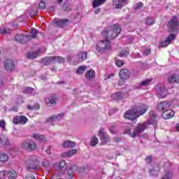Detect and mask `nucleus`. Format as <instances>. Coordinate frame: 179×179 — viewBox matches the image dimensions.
Returning <instances> with one entry per match:
<instances>
[{
    "label": "nucleus",
    "mask_w": 179,
    "mask_h": 179,
    "mask_svg": "<svg viewBox=\"0 0 179 179\" xmlns=\"http://www.w3.org/2000/svg\"><path fill=\"white\" fill-rule=\"evenodd\" d=\"M63 9L66 11V12H69L71 10V5H68V4H64L63 6Z\"/></svg>",
    "instance_id": "53"
},
{
    "label": "nucleus",
    "mask_w": 179,
    "mask_h": 179,
    "mask_svg": "<svg viewBox=\"0 0 179 179\" xmlns=\"http://www.w3.org/2000/svg\"><path fill=\"white\" fill-rule=\"evenodd\" d=\"M170 107H171V103L167 101L161 102L158 104L159 111H162L163 113L169 110Z\"/></svg>",
    "instance_id": "17"
},
{
    "label": "nucleus",
    "mask_w": 179,
    "mask_h": 179,
    "mask_svg": "<svg viewBox=\"0 0 179 179\" xmlns=\"http://www.w3.org/2000/svg\"><path fill=\"white\" fill-rule=\"evenodd\" d=\"M26 179H36V177H34V176L31 175V174H28L27 176Z\"/></svg>",
    "instance_id": "58"
},
{
    "label": "nucleus",
    "mask_w": 179,
    "mask_h": 179,
    "mask_svg": "<svg viewBox=\"0 0 179 179\" xmlns=\"http://www.w3.org/2000/svg\"><path fill=\"white\" fill-rule=\"evenodd\" d=\"M169 31L171 33H178L179 31V22L177 17L173 16L172 19L168 22Z\"/></svg>",
    "instance_id": "4"
},
{
    "label": "nucleus",
    "mask_w": 179,
    "mask_h": 179,
    "mask_svg": "<svg viewBox=\"0 0 179 179\" xmlns=\"http://www.w3.org/2000/svg\"><path fill=\"white\" fill-rule=\"evenodd\" d=\"M96 77V72L93 69L88 70L85 73V78L88 80H92Z\"/></svg>",
    "instance_id": "27"
},
{
    "label": "nucleus",
    "mask_w": 179,
    "mask_h": 179,
    "mask_svg": "<svg viewBox=\"0 0 179 179\" xmlns=\"http://www.w3.org/2000/svg\"><path fill=\"white\" fill-rule=\"evenodd\" d=\"M148 170L149 174L156 177L160 171V166L157 164H154L153 165H150L148 166Z\"/></svg>",
    "instance_id": "11"
},
{
    "label": "nucleus",
    "mask_w": 179,
    "mask_h": 179,
    "mask_svg": "<svg viewBox=\"0 0 179 179\" xmlns=\"http://www.w3.org/2000/svg\"><path fill=\"white\" fill-rule=\"evenodd\" d=\"M128 55H129V50H122L120 53V57H121L122 58H127V57H128Z\"/></svg>",
    "instance_id": "45"
},
{
    "label": "nucleus",
    "mask_w": 179,
    "mask_h": 179,
    "mask_svg": "<svg viewBox=\"0 0 179 179\" xmlns=\"http://www.w3.org/2000/svg\"><path fill=\"white\" fill-rule=\"evenodd\" d=\"M38 159L35 157L34 158H32L31 159V164L30 165L28 166V169H38Z\"/></svg>",
    "instance_id": "24"
},
{
    "label": "nucleus",
    "mask_w": 179,
    "mask_h": 179,
    "mask_svg": "<svg viewBox=\"0 0 179 179\" xmlns=\"http://www.w3.org/2000/svg\"><path fill=\"white\" fill-rule=\"evenodd\" d=\"M157 96L159 99H164L167 96V89L164 85L157 87Z\"/></svg>",
    "instance_id": "10"
},
{
    "label": "nucleus",
    "mask_w": 179,
    "mask_h": 179,
    "mask_svg": "<svg viewBox=\"0 0 179 179\" xmlns=\"http://www.w3.org/2000/svg\"><path fill=\"white\" fill-rule=\"evenodd\" d=\"M176 129L178 131V132H179V123L176 124Z\"/></svg>",
    "instance_id": "62"
},
{
    "label": "nucleus",
    "mask_w": 179,
    "mask_h": 179,
    "mask_svg": "<svg viewBox=\"0 0 179 179\" xmlns=\"http://www.w3.org/2000/svg\"><path fill=\"white\" fill-rule=\"evenodd\" d=\"M10 30L8 28H0V34H8Z\"/></svg>",
    "instance_id": "51"
},
{
    "label": "nucleus",
    "mask_w": 179,
    "mask_h": 179,
    "mask_svg": "<svg viewBox=\"0 0 179 179\" xmlns=\"http://www.w3.org/2000/svg\"><path fill=\"white\" fill-rule=\"evenodd\" d=\"M16 179L17 173L15 171H0V179Z\"/></svg>",
    "instance_id": "5"
},
{
    "label": "nucleus",
    "mask_w": 179,
    "mask_h": 179,
    "mask_svg": "<svg viewBox=\"0 0 179 179\" xmlns=\"http://www.w3.org/2000/svg\"><path fill=\"white\" fill-rule=\"evenodd\" d=\"M45 1H41L39 3V8L40 9H45Z\"/></svg>",
    "instance_id": "55"
},
{
    "label": "nucleus",
    "mask_w": 179,
    "mask_h": 179,
    "mask_svg": "<svg viewBox=\"0 0 179 179\" xmlns=\"http://www.w3.org/2000/svg\"><path fill=\"white\" fill-rule=\"evenodd\" d=\"M68 22H69V20L64 18L62 20H54L52 21L53 23L56 24V26L58 27H65L66 24H68Z\"/></svg>",
    "instance_id": "21"
},
{
    "label": "nucleus",
    "mask_w": 179,
    "mask_h": 179,
    "mask_svg": "<svg viewBox=\"0 0 179 179\" xmlns=\"http://www.w3.org/2000/svg\"><path fill=\"white\" fill-rule=\"evenodd\" d=\"M106 1L107 0H94L92 2V7L99 8V6H101L103 3H105Z\"/></svg>",
    "instance_id": "33"
},
{
    "label": "nucleus",
    "mask_w": 179,
    "mask_h": 179,
    "mask_svg": "<svg viewBox=\"0 0 179 179\" xmlns=\"http://www.w3.org/2000/svg\"><path fill=\"white\" fill-rule=\"evenodd\" d=\"M53 167H54V169H57V167H58L59 169H60V170L66 169V162H65L64 160L60 161L59 163L54 164Z\"/></svg>",
    "instance_id": "30"
},
{
    "label": "nucleus",
    "mask_w": 179,
    "mask_h": 179,
    "mask_svg": "<svg viewBox=\"0 0 179 179\" xmlns=\"http://www.w3.org/2000/svg\"><path fill=\"white\" fill-rule=\"evenodd\" d=\"M99 12H100V9H98V10H95L94 13H96V15H97V13H99Z\"/></svg>",
    "instance_id": "64"
},
{
    "label": "nucleus",
    "mask_w": 179,
    "mask_h": 179,
    "mask_svg": "<svg viewBox=\"0 0 179 179\" xmlns=\"http://www.w3.org/2000/svg\"><path fill=\"white\" fill-rule=\"evenodd\" d=\"M149 125H153L154 128L157 127L155 116L149 117L145 122L138 124L133 131L131 129H127L125 130L124 133L131 136V138H135V136H138L139 134H142V132H143Z\"/></svg>",
    "instance_id": "1"
},
{
    "label": "nucleus",
    "mask_w": 179,
    "mask_h": 179,
    "mask_svg": "<svg viewBox=\"0 0 179 179\" xmlns=\"http://www.w3.org/2000/svg\"><path fill=\"white\" fill-rule=\"evenodd\" d=\"M121 33V27L120 25H113L102 32L103 38H115Z\"/></svg>",
    "instance_id": "2"
},
{
    "label": "nucleus",
    "mask_w": 179,
    "mask_h": 179,
    "mask_svg": "<svg viewBox=\"0 0 179 179\" xmlns=\"http://www.w3.org/2000/svg\"><path fill=\"white\" fill-rule=\"evenodd\" d=\"M114 77V74H110L108 76V79H111V78Z\"/></svg>",
    "instance_id": "63"
},
{
    "label": "nucleus",
    "mask_w": 179,
    "mask_h": 179,
    "mask_svg": "<svg viewBox=\"0 0 179 179\" xmlns=\"http://www.w3.org/2000/svg\"><path fill=\"white\" fill-rule=\"evenodd\" d=\"M174 110L171 109H168L167 110L163 112L162 117L164 120H170V118H173L174 117Z\"/></svg>",
    "instance_id": "20"
},
{
    "label": "nucleus",
    "mask_w": 179,
    "mask_h": 179,
    "mask_svg": "<svg viewBox=\"0 0 179 179\" xmlns=\"http://www.w3.org/2000/svg\"><path fill=\"white\" fill-rule=\"evenodd\" d=\"M3 87V82L0 80V89H2Z\"/></svg>",
    "instance_id": "61"
},
{
    "label": "nucleus",
    "mask_w": 179,
    "mask_h": 179,
    "mask_svg": "<svg viewBox=\"0 0 179 179\" xmlns=\"http://www.w3.org/2000/svg\"><path fill=\"white\" fill-rule=\"evenodd\" d=\"M151 82V79L144 80L140 83V86L141 87H145V86H148V85H150Z\"/></svg>",
    "instance_id": "41"
},
{
    "label": "nucleus",
    "mask_w": 179,
    "mask_h": 179,
    "mask_svg": "<svg viewBox=\"0 0 179 179\" xmlns=\"http://www.w3.org/2000/svg\"><path fill=\"white\" fill-rule=\"evenodd\" d=\"M76 153H78V150L72 149L68 152L62 153V157H72V156L76 155Z\"/></svg>",
    "instance_id": "26"
},
{
    "label": "nucleus",
    "mask_w": 179,
    "mask_h": 179,
    "mask_svg": "<svg viewBox=\"0 0 179 179\" xmlns=\"http://www.w3.org/2000/svg\"><path fill=\"white\" fill-rule=\"evenodd\" d=\"M9 145V140L8 137L0 134V145L1 146H8Z\"/></svg>",
    "instance_id": "28"
},
{
    "label": "nucleus",
    "mask_w": 179,
    "mask_h": 179,
    "mask_svg": "<svg viewBox=\"0 0 179 179\" xmlns=\"http://www.w3.org/2000/svg\"><path fill=\"white\" fill-rule=\"evenodd\" d=\"M15 41H17L18 43H27L29 40H30V36L29 35H24L23 34H18L15 36Z\"/></svg>",
    "instance_id": "14"
},
{
    "label": "nucleus",
    "mask_w": 179,
    "mask_h": 179,
    "mask_svg": "<svg viewBox=\"0 0 179 179\" xmlns=\"http://www.w3.org/2000/svg\"><path fill=\"white\" fill-rule=\"evenodd\" d=\"M38 54H40V50H37L34 52H29L27 57L29 59H34V58H37V57H38Z\"/></svg>",
    "instance_id": "34"
},
{
    "label": "nucleus",
    "mask_w": 179,
    "mask_h": 179,
    "mask_svg": "<svg viewBox=\"0 0 179 179\" xmlns=\"http://www.w3.org/2000/svg\"><path fill=\"white\" fill-rule=\"evenodd\" d=\"M62 146L63 148H73L76 146V143L71 141H66L63 142Z\"/></svg>",
    "instance_id": "32"
},
{
    "label": "nucleus",
    "mask_w": 179,
    "mask_h": 179,
    "mask_svg": "<svg viewBox=\"0 0 179 179\" xmlns=\"http://www.w3.org/2000/svg\"><path fill=\"white\" fill-rule=\"evenodd\" d=\"M29 36L30 38H31V37L32 38H36V37L37 36V30L34 28H32L31 29V35H29Z\"/></svg>",
    "instance_id": "48"
},
{
    "label": "nucleus",
    "mask_w": 179,
    "mask_h": 179,
    "mask_svg": "<svg viewBox=\"0 0 179 179\" xmlns=\"http://www.w3.org/2000/svg\"><path fill=\"white\" fill-rule=\"evenodd\" d=\"M111 44L108 40H103L99 41L96 45V51L98 52H103L106 50H110Z\"/></svg>",
    "instance_id": "6"
},
{
    "label": "nucleus",
    "mask_w": 179,
    "mask_h": 179,
    "mask_svg": "<svg viewBox=\"0 0 179 179\" xmlns=\"http://www.w3.org/2000/svg\"><path fill=\"white\" fill-rule=\"evenodd\" d=\"M47 104H50V106H55V101H57V98L55 96H50L45 99Z\"/></svg>",
    "instance_id": "35"
},
{
    "label": "nucleus",
    "mask_w": 179,
    "mask_h": 179,
    "mask_svg": "<svg viewBox=\"0 0 179 179\" xmlns=\"http://www.w3.org/2000/svg\"><path fill=\"white\" fill-rule=\"evenodd\" d=\"M31 138L38 141V142H47V137L44 135L40 134L34 133L31 135Z\"/></svg>",
    "instance_id": "19"
},
{
    "label": "nucleus",
    "mask_w": 179,
    "mask_h": 179,
    "mask_svg": "<svg viewBox=\"0 0 179 179\" xmlns=\"http://www.w3.org/2000/svg\"><path fill=\"white\" fill-rule=\"evenodd\" d=\"M98 143H99V138H97L96 137H93L91 139V143H90L91 146H96V145H97Z\"/></svg>",
    "instance_id": "49"
},
{
    "label": "nucleus",
    "mask_w": 179,
    "mask_h": 179,
    "mask_svg": "<svg viewBox=\"0 0 179 179\" xmlns=\"http://www.w3.org/2000/svg\"><path fill=\"white\" fill-rule=\"evenodd\" d=\"M113 99L115 100H124L127 97V94H124L122 92H116L112 94Z\"/></svg>",
    "instance_id": "25"
},
{
    "label": "nucleus",
    "mask_w": 179,
    "mask_h": 179,
    "mask_svg": "<svg viewBox=\"0 0 179 179\" xmlns=\"http://www.w3.org/2000/svg\"><path fill=\"white\" fill-rule=\"evenodd\" d=\"M142 8H143V3L140 2L138 3L136 6L134 7V10L136 13V12H138V10H141V9H142Z\"/></svg>",
    "instance_id": "46"
},
{
    "label": "nucleus",
    "mask_w": 179,
    "mask_h": 179,
    "mask_svg": "<svg viewBox=\"0 0 179 179\" xmlns=\"http://www.w3.org/2000/svg\"><path fill=\"white\" fill-rule=\"evenodd\" d=\"M0 129L2 132L6 131V122L4 120H0Z\"/></svg>",
    "instance_id": "39"
},
{
    "label": "nucleus",
    "mask_w": 179,
    "mask_h": 179,
    "mask_svg": "<svg viewBox=\"0 0 179 179\" xmlns=\"http://www.w3.org/2000/svg\"><path fill=\"white\" fill-rule=\"evenodd\" d=\"M73 173H75V170H73L72 168H70L68 171L66 178H69V179L73 178Z\"/></svg>",
    "instance_id": "44"
},
{
    "label": "nucleus",
    "mask_w": 179,
    "mask_h": 179,
    "mask_svg": "<svg viewBox=\"0 0 179 179\" xmlns=\"http://www.w3.org/2000/svg\"><path fill=\"white\" fill-rule=\"evenodd\" d=\"M150 54V49H145L143 52L144 55H149Z\"/></svg>",
    "instance_id": "57"
},
{
    "label": "nucleus",
    "mask_w": 179,
    "mask_h": 179,
    "mask_svg": "<svg viewBox=\"0 0 179 179\" xmlns=\"http://www.w3.org/2000/svg\"><path fill=\"white\" fill-rule=\"evenodd\" d=\"M135 108V113H136L137 117L140 115H143L146 111H148V106L144 104H141Z\"/></svg>",
    "instance_id": "15"
},
{
    "label": "nucleus",
    "mask_w": 179,
    "mask_h": 179,
    "mask_svg": "<svg viewBox=\"0 0 179 179\" xmlns=\"http://www.w3.org/2000/svg\"><path fill=\"white\" fill-rule=\"evenodd\" d=\"M172 178H173V172L165 171V174L162 179H172Z\"/></svg>",
    "instance_id": "42"
},
{
    "label": "nucleus",
    "mask_w": 179,
    "mask_h": 179,
    "mask_svg": "<svg viewBox=\"0 0 179 179\" xmlns=\"http://www.w3.org/2000/svg\"><path fill=\"white\" fill-rule=\"evenodd\" d=\"M152 160H153V158L152 157V156H149L145 158V162L148 164H150V163H152Z\"/></svg>",
    "instance_id": "56"
},
{
    "label": "nucleus",
    "mask_w": 179,
    "mask_h": 179,
    "mask_svg": "<svg viewBox=\"0 0 179 179\" xmlns=\"http://www.w3.org/2000/svg\"><path fill=\"white\" fill-rule=\"evenodd\" d=\"M119 76L120 78V80L118 83L120 86H122L124 85V82L127 79H129V71L127 69H122L119 72Z\"/></svg>",
    "instance_id": "8"
},
{
    "label": "nucleus",
    "mask_w": 179,
    "mask_h": 179,
    "mask_svg": "<svg viewBox=\"0 0 179 179\" xmlns=\"http://www.w3.org/2000/svg\"><path fill=\"white\" fill-rule=\"evenodd\" d=\"M43 65H50V64H55L54 56L47 57L42 59Z\"/></svg>",
    "instance_id": "29"
},
{
    "label": "nucleus",
    "mask_w": 179,
    "mask_h": 179,
    "mask_svg": "<svg viewBox=\"0 0 179 179\" xmlns=\"http://www.w3.org/2000/svg\"><path fill=\"white\" fill-rule=\"evenodd\" d=\"M128 4V0H113V6L115 9H121L122 6H125V5Z\"/></svg>",
    "instance_id": "16"
},
{
    "label": "nucleus",
    "mask_w": 179,
    "mask_h": 179,
    "mask_svg": "<svg viewBox=\"0 0 179 179\" xmlns=\"http://www.w3.org/2000/svg\"><path fill=\"white\" fill-rule=\"evenodd\" d=\"M29 119L24 115H16L13 118V123L15 125H26Z\"/></svg>",
    "instance_id": "7"
},
{
    "label": "nucleus",
    "mask_w": 179,
    "mask_h": 179,
    "mask_svg": "<svg viewBox=\"0 0 179 179\" xmlns=\"http://www.w3.org/2000/svg\"><path fill=\"white\" fill-rule=\"evenodd\" d=\"M113 141H114V142H121V138H119L118 137H115V138L113 139Z\"/></svg>",
    "instance_id": "60"
},
{
    "label": "nucleus",
    "mask_w": 179,
    "mask_h": 179,
    "mask_svg": "<svg viewBox=\"0 0 179 179\" xmlns=\"http://www.w3.org/2000/svg\"><path fill=\"white\" fill-rule=\"evenodd\" d=\"M110 131L111 132V134H115V127H112L110 129Z\"/></svg>",
    "instance_id": "59"
},
{
    "label": "nucleus",
    "mask_w": 179,
    "mask_h": 179,
    "mask_svg": "<svg viewBox=\"0 0 179 179\" xmlns=\"http://www.w3.org/2000/svg\"><path fill=\"white\" fill-rule=\"evenodd\" d=\"M5 69L6 71H10L15 69V64H13V60L6 59L4 64Z\"/></svg>",
    "instance_id": "22"
},
{
    "label": "nucleus",
    "mask_w": 179,
    "mask_h": 179,
    "mask_svg": "<svg viewBox=\"0 0 179 179\" xmlns=\"http://www.w3.org/2000/svg\"><path fill=\"white\" fill-rule=\"evenodd\" d=\"M78 62H83L87 59V53L86 52H81L78 55Z\"/></svg>",
    "instance_id": "31"
},
{
    "label": "nucleus",
    "mask_w": 179,
    "mask_h": 179,
    "mask_svg": "<svg viewBox=\"0 0 179 179\" xmlns=\"http://www.w3.org/2000/svg\"><path fill=\"white\" fill-rule=\"evenodd\" d=\"M24 93L34 96V94H36V90L33 89L32 87H27L24 88Z\"/></svg>",
    "instance_id": "36"
},
{
    "label": "nucleus",
    "mask_w": 179,
    "mask_h": 179,
    "mask_svg": "<svg viewBox=\"0 0 179 179\" xmlns=\"http://www.w3.org/2000/svg\"><path fill=\"white\" fill-rule=\"evenodd\" d=\"M27 110H40V104L36 103V104H34L33 106L30 105H27Z\"/></svg>",
    "instance_id": "43"
},
{
    "label": "nucleus",
    "mask_w": 179,
    "mask_h": 179,
    "mask_svg": "<svg viewBox=\"0 0 179 179\" xmlns=\"http://www.w3.org/2000/svg\"><path fill=\"white\" fill-rule=\"evenodd\" d=\"M64 118V114H59L57 115H52V117H49L48 120V122H50L52 124V125H54L55 122H58V121H61Z\"/></svg>",
    "instance_id": "18"
},
{
    "label": "nucleus",
    "mask_w": 179,
    "mask_h": 179,
    "mask_svg": "<svg viewBox=\"0 0 179 179\" xmlns=\"http://www.w3.org/2000/svg\"><path fill=\"white\" fill-rule=\"evenodd\" d=\"M176 37L177 35L176 34H171L166 38V40L159 43V45L161 47H167V45H169V44H170L171 41H174V40H176Z\"/></svg>",
    "instance_id": "13"
},
{
    "label": "nucleus",
    "mask_w": 179,
    "mask_h": 179,
    "mask_svg": "<svg viewBox=\"0 0 179 179\" xmlns=\"http://www.w3.org/2000/svg\"><path fill=\"white\" fill-rule=\"evenodd\" d=\"M98 136L99 137V139L103 145H105V143H107V142H110V136H108V134L106 133H104V129H101L99 131Z\"/></svg>",
    "instance_id": "9"
},
{
    "label": "nucleus",
    "mask_w": 179,
    "mask_h": 179,
    "mask_svg": "<svg viewBox=\"0 0 179 179\" xmlns=\"http://www.w3.org/2000/svg\"><path fill=\"white\" fill-rule=\"evenodd\" d=\"M169 83H179V75L172 74L168 77Z\"/></svg>",
    "instance_id": "23"
},
{
    "label": "nucleus",
    "mask_w": 179,
    "mask_h": 179,
    "mask_svg": "<svg viewBox=\"0 0 179 179\" xmlns=\"http://www.w3.org/2000/svg\"><path fill=\"white\" fill-rule=\"evenodd\" d=\"M55 64V62H58L59 64H64L65 62V59L59 57V56H53Z\"/></svg>",
    "instance_id": "40"
},
{
    "label": "nucleus",
    "mask_w": 179,
    "mask_h": 179,
    "mask_svg": "<svg viewBox=\"0 0 179 179\" xmlns=\"http://www.w3.org/2000/svg\"><path fill=\"white\" fill-rule=\"evenodd\" d=\"M155 23V19L153 17H148L145 20V24H148V26H150Z\"/></svg>",
    "instance_id": "47"
},
{
    "label": "nucleus",
    "mask_w": 179,
    "mask_h": 179,
    "mask_svg": "<svg viewBox=\"0 0 179 179\" xmlns=\"http://www.w3.org/2000/svg\"><path fill=\"white\" fill-rule=\"evenodd\" d=\"M42 166L43 167H45L46 169L50 167V161L47 160V159H44L43 162H42Z\"/></svg>",
    "instance_id": "52"
},
{
    "label": "nucleus",
    "mask_w": 179,
    "mask_h": 179,
    "mask_svg": "<svg viewBox=\"0 0 179 179\" xmlns=\"http://www.w3.org/2000/svg\"><path fill=\"white\" fill-rule=\"evenodd\" d=\"M63 174H64V171L62 170H60L54 175V177L55 178H57V179L62 178Z\"/></svg>",
    "instance_id": "50"
},
{
    "label": "nucleus",
    "mask_w": 179,
    "mask_h": 179,
    "mask_svg": "<svg viewBox=\"0 0 179 179\" xmlns=\"http://www.w3.org/2000/svg\"><path fill=\"white\" fill-rule=\"evenodd\" d=\"M115 65L116 66H119L121 67L122 66V65H124V62L121 61V60H115Z\"/></svg>",
    "instance_id": "54"
},
{
    "label": "nucleus",
    "mask_w": 179,
    "mask_h": 179,
    "mask_svg": "<svg viewBox=\"0 0 179 179\" xmlns=\"http://www.w3.org/2000/svg\"><path fill=\"white\" fill-rule=\"evenodd\" d=\"M124 117L127 120H131V121L134 120H136V118H138L136 113L135 112V108L128 110L124 114Z\"/></svg>",
    "instance_id": "12"
},
{
    "label": "nucleus",
    "mask_w": 179,
    "mask_h": 179,
    "mask_svg": "<svg viewBox=\"0 0 179 179\" xmlns=\"http://www.w3.org/2000/svg\"><path fill=\"white\" fill-rule=\"evenodd\" d=\"M20 148L22 150L30 153V152L37 150V143L31 139H27L21 143Z\"/></svg>",
    "instance_id": "3"
},
{
    "label": "nucleus",
    "mask_w": 179,
    "mask_h": 179,
    "mask_svg": "<svg viewBox=\"0 0 179 179\" xmlns=\"http://www.w3.org/2000/svg\"><path fill=\"white\" fill-rule=\"evenodd\" d=\"M87 69V66H81L77 69L76 73L78 75H82L85 73V71Z\"/></svg>",
    "instance_id": "38"
},
{
    "label": "nucleus",
    "mask_w": 179,
    "mask_h": 179,
    "mask_svg": "<svg viewBox=\"0 0 179 179\" xmlns=\"http://www.w3.org/2000/svg\"><path fill=\"white\" fill-rule=\"evenodd\" d=\"M9 160V155L6 153H0V162L5 163Z\"/></svg>",
    "instance_id": "37"
}]
</instances>
